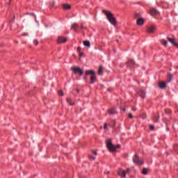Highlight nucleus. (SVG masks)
<instances>
[{
  "instance_id": "nucleus-3",
  "label": "nucleus",
  "mask_w": 178,
  "mask_h": 178,
  "mask_svg": "<svg viewBox=\"0 0 178 178\" xmlns=\"http://www.w3.org/2000/svg\"><path fill=\"white\" fill-rule=\"evenodd\" d=\"M134 163H136V165H143L144 163V161L138 155L135 154L133 158Z\"/></svg>"
},
{
  "instance_id": "nucleus-17",
  "label": "nucleus",
  "mask_w": 178,
  "mask_h": 178,
  "mask_svg": "<svg viewBox=\"0 0 178 178\" xmlns=\"http://www.w3.org/2000/svg\"><path fill=\"white\" fill-rule=\"evenodd\" d=\"M108 113H110V115H115L116 110L114 108H112L108 110Z\"/></svg>"
},
{
  "instance_id": "nucleus-5",
  "label": "nucleus",
  "mask_w": 178,
  "mask_h": 178,
  "mask_svg": "<svg viewBox=\"0 0 178 178\" xmlns=\"http://www.w3.org/2000/svg\"><path fill=\"white\" fill-rule=\"evenodd\" d=\"M57 42L58 44H65V42H67V39L63 36H58Z\"/></svg>"
},
{
  "instance_id": "nucleus-24",
  "label": "nucleus",
  "mask_w": 178,
  "mask_h": 178,
  "mask_svg": "<svg viewBox=\"0 0 178 178\" xmlns=\"http://www.w3.org/2000/svg\"><path fill=\"white\" fill-rule=\"evenodd\" d=\"M148 170L147 168H143L142 173L143 175H147Z\"/></svg>"
},
{
  "instance_id": "nucleus-27",
  "label": "nucleus",
  "mask_w": 178,
  "mask_h": 178,
  "mask_svg": "<svg viewBox=\"0 0 178 178\" xmlns=\"http://www.w3.org/2000/svg\"><path fill=\"white\" fill-rule=\"evenodd\" d=\"M58 95H60V96H63V92L62 91V90H59L58 91Z\"/></svg>"
},
{
  "instance_id": "nucleus-21",
  "label": "nucleus",
  "mask_w": 178,
  "mask_h": 178,
  "mask_svg": "<svg viewBox=\"0 0 178 178\" xmlns=\"http://www.w3.org/2000/svg\"><path fill=\"white\" fill-rule=\"evenodd\" d=\"M67 102L69 104V105H71V106H73V105H74V103L72 102V99L69 97L67 98Z\"/></svg>"
},
{
  "instance_id": "nucleus-10",
  "label": "nucleus",
  "mask_w": 178,
  "mask_h": 178,
  "mask_svg": "<svg viewBox=\"0 0 178 178\" xmlns=\"http://www.w3.org/2000/svg\"><path fill=\"white\" fill-rule=\"evenodd\" d=\"M159 12H158L157 10H156V9H155V8H152L151 10H150V15H152V16H154V15H159Z\"/></svg>"
},
{
  "instance_id": "nucleus-11",
  "label": "nucleus",
  "mask_w": 178,
  "mask_h": 178,
  "mask_svg": "<svg viewBox=\"0 0 178 178\" xmlns=\"http://www.w3.org/2000/svg\"><path fill=\"white\" fill-rule=\"evenodd\" d=\"M166 84H168V83L167 82H163V81H161V82L159 83V86L160 88H166Z\"/></svg>"
},
{
  "instance_id": "nucleus-42",
  "label": "nucleus",
  "mask_w": 178,
  "mask_h": 178,
  "mask_svg": "<svg viewBox=\"0 0 178 178\" xmlns=\"http://www.w3.org/2000/svg\"><path fill=\"white\" fill-rule=\"evenodd\" d=\"M122 111H123V112H126V109H124V108Z\"/></svg>"
},
{
  "instance_id": "nucleus-31",
  "label": "nucleus",
  "mask_w": 178,
  "mask_h": 178,
  "mask_svg": "<svg viewBox=\"0 0 178 178\" xmlns=\"http://www.w3.org/2000/svg\"><path fill=\"white\" fill-rule=\"evenodd\" d=\"M135 17H140V14H138V13H136L135 14Z\"/></svg>"
},
{
  "instance_id": "nucleus-37",
  "label": "nucleus",
  "mask_w": 178,
  "mask_h": 178,
  "mask_svg": "<svg viewBox=\"0 0 178 178\" xmlns=\"http://www.w3.org/2000/svg\"><path fill=\"white\" fill-rule=\"evenodd\" d=\"M92 154H93V155H97V151L93 150V151H92Z\"/></svg>"
},
{
  "instance_id": "nucleus-6",
  "label": "nucleus",
  "mask_w": 178,
  "mask_h": 178,
  "mask_svg": "<svg viewBox=\"0 0 178 178\" xmlns=\"http://www.w3.org/2000/svg\"><path fill=\"white\" fill-rule=\"evenodd\" d=\"M118 176H120V177H126V171L122 168H120L118 170Z\"/></svg>"
},
{
  "instance_id": "nucleus-18",
  "label": "nucleus",
  "mask_w": 178,
  "mask_h": 178,
  "mask_svg": "<svg viewBox=\"0 0 178 178\" xmlns=\"http://www.w3.org/2000/svg\"><path fill=\"white\" fill-rule=\"evenodd\" d=\"M128 66H129L130 67H131V66L134 65V60H133L132 59H130L128 60Z\"/></svg>"
},
{
  "instance_id": "nucleus-44",
  "label": "nucleus",
  "mask_w": 178,
  "mask_h": 178,
  "mask_svg": "<svg viewBox=\"0 0 178 178\" xmlns=\"http://www.w3.org/2000/svg\"><path fill=\"white\" fill-rule=\"evenodd\" d=\"M12 22H15V20L13 19H12Z\"/></svg>"
},
{
  "instance_id": "nucleus-35",
  "label": "nucleus",
  "mask_w": 178,
  "mask_h": 178,
  "mask_svg": "<svg viewBox=\"0 0 178 178\" xmlns=\"http://www.w3.org/2000/svg\"><path fill=\"white\" fill-rule=\"evenodd\" d=\"M80 29H81V30H84V26H83V24H81V26H80Z\"/></svg>"
},
{
  "instance_id": "nucleus-36",
  "label": "nucleus",
  "mask_w": 178,
  "mask_h": 178,
  "mask_svg": "<svg viewBox=\"0 0 178 178\" xmlns=\"http://www.w3.org/2000/svg\"><path fill=\"white\" fill-rule=\"evenodd\" d=\"M83 56H84V54H83V53H80V54H79L80 58H81V57Z\"/></svg>"
},
{
  "instance_id": "nucleus-43",
  "label": "nucleus",
  "mask_w": 178,
  "mask_h": 178,
  "mask_svg": "<svg viewBox=\"0 0 178 178\" xmlns=\"http://www.w3.org/2000/svg\"><path fill=\"white\" fill-rule=\"evenodd\" d=\"M133 111H136V108H133Z\"/></svg>"
},
{
  "instance_id": "nucleus-12",
  "label": "nucleus",
  "mask_w": 178,
  "mask_h": 178,
  "mask_svg": "<svg viewBox=\"0 0 178 178\" xmlns=\"http://www.w3.org/2000/svg\"><path fill=\"white\" fill-rule=\"evenodd\" d=\"M86 76H88V75H91V76H93L94 74H95V72H94V70H86Z\"/></svg>"
},
{
  "instance_id": "nucleus-14",
  "label": "nucleus",
  "mask_w": 178,
  "mask_h": 178,
  "mask_svg": "<svg viewBox=\"0 0 178 178\" xmlns=\"http://www.w3.org/2000/svg\"><path fill=\"white\" fill-rule=\"evenodd\" d=\"M168 40L169 42H171V44H172L173 45H175V47H178V44L177 42H175V40L170 38H168Z\"/></svg>"
},
{
  "instance_id": "nucleus-26",
  "label": "nucleus",
  "mask_w": 178,
  "mask_h": 178,
  "mask_svg": "<svg viewBox=\"0 0 178 178\" xmlns=\"http://www.w3.org/2000/svg\"><path fill=\"white\" fill-rule=\"evenodd\" d=\"M33 44L35 45H38V44H39L38 40H33Z\"/></svg>"
},
{
  "instance_id": "nucleus-16",
  "label": "nucleus",
  "mask_w": 178,
  "mask_h": 178,
  "mask_svg": "<svg viewBox=\"0 0 178 178\" xmlns=\"http://www.w3.org/2000/svg\"><path fill=\"white\" fill-rule=\"evenodd\" d=\"M83 45L85 47H88V48H90V47H91V43L90 42L89 40H86L83 42Z\"/></svg>"
},
{
  "instance_id": "nucleus-19",
  "label": "nucleus",
  "mask_w": 178,
  "mask_h": 178,
  "mask_svg": "<svg viewBox=\"0 0 178 178\" xmlns=\"http://www.w3.org/2000/svg\"><path fill=\"white\" fill-rule=\"evenodd\" d=\"M103 70H104V67H102V66H100L98 70V74H99V76H102Z\"/></svg>"
},
{
  "instance_id": "nucleus-47",
  "label": "nucleus",
  "mask_w": 178,
  "mask_h": 178,
  "mask_svg": "<svg viewBox=\"0 0 178 178\" xmlns=\"http://www.w3.org/2000/svg\"><path fill=\"white\" fill-rule=\"evenodd\" d=\"M10 1H12V0H9V2H10Z\"/></svg>"
},
{
  "instance_id": "nucleus-45",
  "label": "nucleus",
  "mask_w": 178,
  "mask_h": 178,
  "mask_svg": "<svg viewBox=\"0 0 178 178\" xmlns=\"http://www.w3.org/2000/svg\"><path fill=\"white\" fill-rule=\"evenodd\" d=\"M116 42H119V40H116Z\"/></svg>"
},
{
  "instance_id": "nucleus-32",
  "label": "nucleus",
  "mask_w": 178,
  "mask_h": 178,
  "mask_svg": "<svg viewBox=\"0 0 178 178\" xmlns=\"http://www.w3.org/2000/svg\"><path fill=\"white\" fill-rule=\"evenodd\" d=\"M104 128L105 129V130H107V129H108V125H107L106 124H104Z\"/></svg>"
},
{
  "instance_id": "nucleus-38",
  "label": "nucleus",
  "mask_w": 178,
  "mask_h": 178,
  "mask_svg": "<svg viewBox=\"0 0 178 178\" xmlns=\"http://www.w3.org/2000/svg\"><path fill=\"white\" fill-rule=\"evenodd\" d=\"M154 127L153 125H150V130H154Z\"/></svg>"
},
{
  "instance_id": "nucleus-8",
  "label": "nucleus",
  "mask_w": 178,
  "mask_h": 178,
  "mask_svg": "<svg viewBox=\"0 0 178 178\" xmlns=\"http://www.w3.org/2000/svg\"><path fill=\"white\" fill-rule=\"evenodd\" d=\"M138 95H140V97H141L142 98H145V91L143 89H140L138 92Z\"/></svg>"
},
{
  "instance_id": "nucleus-33",
  "label": "nucleus",
  "mask_w": 178,
  "mask_h": 178,
  "mask_svg": "<svg viewBox=\"0 0 178 178\" xmlns=\"http://www.w3.org/2000/svg\"><path fill=\"white\" fill-rule=\"evenodd\" d=\"M77 51H78V52H80L81 51V47H79L77 48Z\"/></svg>"
},
{
  "instance_id": "nucleus-23",
  "label": "nucleus",
  "mask_w": 178,
  "mask_h": 178,
  "mask_svg": "<svg viewBox=\"0 0 178 178\" xmlns=\"http://www.w3.org/2000/svg\"><path fill=\"white\" fill-rule=\"evenodd\" d=\"M161 44L164 45V47H166V45H168V42L165 40H161Z\"/></svg>"
},
{
  "instance_id": "nucleus-13",
  "label": "nucleus",
  "mask_w": 178,
  "mask_h": 178,
  "mask_svg": "<svg viewBox=\"0 0 178 178\" xmlns=\"http://www.w3.org/2000/svg\"><path fill=\"white\" fill-rule=\"evenodd\" d=\"M137 24L138 26H143V24H144V19H143V18H139L138 20H137Z\"/></svg>"
},
{
  "instance_id": "nucleus-1",
  "label": "nucleus",
  "mask_w": 178,
  "mask_h": 178,
  "mask_svg": "<svg viewBox=\"0 0 178 178\" xmlns=\"http://www.w3.org/2000/svg\"><path fill=\"white\" fill-rule=\"evenodd\" d=\"M103 13L106 15L108 22H110L113 26H116L118 22H116V18L113 17V14L112 13L108 11L107 10H103Z\"/></svg>"
},
{
  "instance_id": "nucleus-30",
  "label": "nucleus",
  "mask_w": 178,
  "mask_h": 178,
  "mask_svg": "<svg viewBox=\"0 0 178 178\" xmlns=\"http://www.w3.org/2000/svg\"><path fill=\"white\" fill-rule=\"evenodd\" d=\"M29 35V33H23V36L24 37H27Z\"/></svg>"
},
{
  "instance_id": "nucleus-22",
  "label": "nucleus",
  "mask_w": 178,
  "mask_h": 178,
  "mask_svg": "<svg viewBox=\"0 0 178 178\" xmlns=\"http://www.w3.org/2000/svg\"><path fill=\"white\" fill-rule=\"evenodd\" d=\"M168 79L167 81L168 83H170V81H172V79L173 78V75H172V74H168Z\"/></svg>"
},
{
  "instance_id": "nucleus-41",
  "label": "nucleus",
  "mask_w": 178,
  "mask_h": 178,
  "mask_svg": "<svg viewBox=\"0 0 178 178\" xmlns=\"http://www.w3.org/2000/svg\"><path fill=\"white\" fill-rule=\"evenodd\" d=\"M31 17L35 18V16H34V15H33V14H31Z\"/></svg>"
},
{
  "instance_id": "nucleus-29",
  "label": "nucleus",
  "mask_w": 178,
  "mask_h": 178,
  "mask_svg": "<svg viewBox=\"0 0 178 178\" xmlns=\"http://www.w3.org/2000/svg\"><path fill=\"white\" fill-rule=\"evenodd\" d=\"M125 172H126V175L130 173V168L127 169V170L125 171Z\"/></svg>"
},
{
  "instance_id": "nucleus-48",
  "label": "nucleus",
  "mask_w": 178,
  "mask_h": 178,
  "mask_svg": "<svg viewBox=\"0 0 178 178\" xmlns=\"http://www.w3.org/2000/svg\"><path fill=\"white\" fill-rule=\"evenodd\" d=\"M177 69H178V66H177Z\"/></svg>"
},
{
  "instance_id": "nucleus-39",
  "label": "nucleus",
  "mask_w": 178,
  "mask_h": 178,
  "mask_svg": "<svg viewBox=\"0 0 178 178\" xmlns=\"http://www.w3.org/2000/svg\"><path fill=\"white\" fill-rule=\"evenodd\" d=\"M158 119H159L158 116H156L154 119L155 122H158Z\"/></svg>"
},
{
  "instance_id": "nucleus-9",
  "label": "nucleus",
  "mask_w": 178,
  "mask_h": 178,
  "mask_svg": "<svg viewBox=\"0 0 178 178\" xmlns=\"http://www.w3.org/2000/svg\"><path fill=\"white\" fill-rule=\"evenodd\" d=\"M63 8L65 10H69L72 9V6L70 4L65 3L63 5Z\"/></svg>"
},
{
  "instance_id": "nucleus-34",
  "label": "nucleus",
  "mask_w": 178,
  "mask_h": 178,
  "mask_svg": "<svg viewBox=\"0 0 178 178\" xmlns=\"http://www.w3.org/2000/svg\"><path fill=\"white\" fill-rule=\"evenodd\" d=\"M129 118H130V119H133V115H131V113L129 114Z\"/></svg>"
},
{
  "instance_id": "nucleus-25",
  "label": "nucleus",
  "mask_w": 178,
  "mask_h": 178,
  "mask_svg": "<svg viewBox=\"0 0 178 178\" xmlns=\"http://www.w3.org/2000/svg\"><path fill=\"white\" fill-rule=\"evenodd\" d=\"M174 149H175V151H176V152H178V145H175L174 146Z\"/></svg>"
},
{
  "instance_id": "nucleus-15",
  "label": "nucleus",
  "mask_w": 178,
  "mask_h": 178,
  "mask_svg": "<svg viewBox=\"0 0 178 178\" xmlns=\"http://www.w3.org/2000/svg\"><path fill=\"white\" fill-rule=\"evenodd\" d=\"M77 29H79L78 24H74L72 25V30H74V31H77Z\"/></svg>"
},
{
  "instance_id": "nucleus-28",
  "label": "nucleus",
  "mask_w": 178,
  "mask_h": 178,
  "mask_svg": "<svg viewBox=\"0 0 178 178\" xmlns=\"http://www.w3.org/2000/svg\"><path fill=\"white\" fill-rule=\"evenodd\" d=\"M89 159L91 160V161H95V157L92 156H89Z\"/></svg>"
},
{
  "instance_id": "nucleus-46",
  "label": "nucleus",
  "mask_w": 178,
  "mask_h": 178,
  "mask_svg": "<svg viewBox=\"0 0 178 178\" xmlns=\"http://www.w3.org/2000/svg\"><path fill=\"white\" fill-rule=\"evenodd\" d=\"M13 18L15 19V15H13Z\"/></svg>"
},
{
  "instance_id": "nucleus-20",
  "label": "nucleus",
  "mask_w": 178,
  "mask_h": 178,
  "mask_svg": "<svg viewBox=\"0 0 178 178\" xmlns=\"http://www.w3.org/2000/svg\"><path fill=\"white\" fill-rule=\"evenodd\" d=\"M90 83L91 84H93V83H95V74L91 75L90 76Z\"/></svg>"
},
{
  "instance_id": "nucleus-4",
  "label": "nucleus",
  "mask_w": 178,
  "mask_h": 178,
  "mask_svg": "<svg viewBox=\"0 0 178 178\" xmlns=\"http://www.w3.org/2000/svg\"><path fill=\"white\" fill-rule=\"evenodd\" d=\"M71 70L72 72H74V73H75V74H78L79 76H83V74L84 73L83 70H81L79 67H73L71 68Z\"/></svg>"
},
{
  "instance_id": "nucleus-40",
  "label": "nucleus",
  "mask_w": 178,
  "mask_h": 178,
  "mask_svg": "<svg viewBox=\"0 0 178 178\" xmlns=\"http://www.w3.org/2000/svg\"><path fill=\"white\" fill-rule=\"evenodd\" d=\"M165 113H170V111H169V110H165Z\"/></svg>"
},
{
  "instance_id": "nucleus-7",
  "label": "nucleus",
  "mask_w": 178,
  "mask_h": 178,
  "mask_svg": "<svg viewBox=\"0 0 178 178\" xmlns=\"http://www.w3.org/2000/svg\"><path fill=\"white\" fill-rule=\"evenodd\" d=\"M155 30H156V26H149L147 29V33H155Z\"/></svg>"
},
{
  "instance_id": "nucleus-2",
  "label": "nucleus",
  "mask_w": 178,
  "mask_h": 178,
  "mask_svg": "<svg viewBox=\"0 0 178 178\" xmlns=\"http://www.w3.org/2000/svg\"><path fill=\"white\" fill-rule=\"evenodd\" d=\"M106 147L109 151H111L112 152H115L118 149V148H120V145H117L116 146H114L113 144H112V140L107 139L106 140Z\"/></svg>"
}]
</instances>
